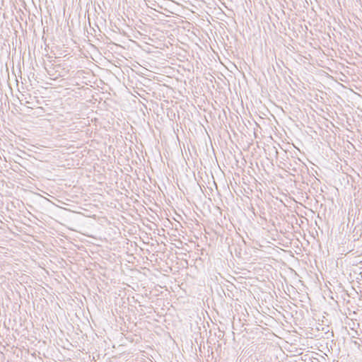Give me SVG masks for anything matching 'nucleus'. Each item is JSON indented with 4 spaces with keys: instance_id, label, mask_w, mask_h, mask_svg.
I'll use <instances>...</instances> for the list:
<instances>
[{
    "instance_id": "5",
    "label": "nucleus",
    "mask_w": 362,
    "mask_h": 362,
    "mask_svg": "<svg viewBox=\"0 0 362 362\" xmlns=\"http://www.w3.org/2000/svg\"><path fill=\"white\" fill-rule=\"evenodd\" d=\"M195 206H196L197 209H199L198 205H195Z\"/></svg>"
},
{
    "instance_id": "3",
    "label": "nucleus",
    "mask_w": 362,
    "mask_h": 362,
    "mask_svg": "<svg viewBox=\"0 0 362 362\" xmlns=\"http://www.w3.org/2000/svg\"><path fill=\"white\" fill-rule=\"evenodd\" d=\"M86 216H88V217H90V216H91V215H90V214H87V215H86Z\"/></svg>"
},
{
    "instance_id": "4",
    "label": "nucleus",
    "mask_w": 362,
    "mask_h": 362,
    "mask_svg": "<svg viewBox=\"0 0 362 362\" xmlns=\"http://www.w3.org/2000/svg\"><path fill=\"white\" fill-rule=\"evenodd\" d=\"M314 206H315V209H316V208H317V204H315V205H314Z\"/></svg>"
},
{
    "instance_id": "2",
    "label": "nucleus",
    "mask_w": 362,
    "mask_h": 362,
    "mask_svg": "<svg viewBox=\"0 0 362 362\" xmlns=\"http://www.w3.org/2000/svg\"><path fill=\"white\" fill-rule=\"evenodd\" d=\"M30 194L32 197V201L37 204H45L47 202H49V200L47 198L42 197L39 194L33 192H30Z\"/></svg>"
},
{
    "instance_id": "1",
    "label": "nucleus",
    "mask_w": 362,
    "mask_h": 362,
    "mask_svg": "<svg viewBox=\"0 0 362 362\" xmlns=\"http://www.w3.org/2000/svg\"><path fill=\"white\" fill-rule=\"evenodd\" d=\"M47 74L55 78L65 77L69 73V69L62 64H54V61L49 60V64L45 67Z\"/></svg>"
}]
</instances>
